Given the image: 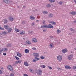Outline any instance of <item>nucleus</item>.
Here are the masks:
<instances>
[{
	"label": "nucleus",
	"mask_w": 76,
	"mask_h": 76,
	"mask_svg": "<svg viewBox=\"0 0 76 76\" xmlns=\"http://www.w3.org/2000/svg\"><path fill=\"white\" fill-rule=\"evenodd\" d=\"M11 44L10 43H8L7 45V47H11Z\"/></svg>",
	"instance_id": "24"
},
{
	"label": "nucleus",
	"mask_w": 76,
	"mask_h": 76,
	"mask_svg": "<svg viewBox=\"0 0 76 76\" xmlns=\"http://www.w3.org/2000/svg\"><path fill=\"white\" fill-rule=\"evenodd\" d=\"M53 16V15L51 13L49 14L48 15L49 18H52Z\"/></svg>",
	"instance_id": "7"
},
{
	"label": "nucleus",
	"mask_w": 76,
	"mask_h": 76,
	"mask_svg": "<svg viewBox=\"0 0 76 76\" xmlns=\"http://www.w3.org/2000/svg\"><path fill=\"white\" fill-rule=\"evenodd\" d=\"M72 57H73V56H72V55L69 56L68 57V60H70L72 59Z\"/></svg>",
	"instance_id": "9"
},
{
	"label": "nucleus",
	"mask_w": 76,
	"mask_h": 76,
	"mask_svg": "<svg viewBox=\"0 0 76 76\" xmlns=\"http://www.w3.org/2000/svg\"><path fill=\"white\" fill-rule=\"evenodd\" d=\"M74 22L75 23H76V20H75L74 21Z\"/></svg>",
	"instance_id": "60"
},
{
	"label": "nucleus",
	"mask_w": 76,
	"mask_h": 76,
	"mask_svg": "<svg viewBox=\"0 0 76 76\" xmlns=\"http://www.w3.org/2000/svg\"><path fill=\"white\" fill-rule=\"evenodd\" d=\"M73 69H76V66H74L73 67Z\"/></svg>",
	"instance_id": "57"
},
{
	"label": "nucleus",
	"mask_w": 76,
	"mask_h": 76,
	"mask_svg": "<svg viewBox=\"0 0 76 76\" xmlns=\"http://www.w3.org/2000/svg\"><path fill=\"white\" fill-rule=\"evenodd\" d=\"M33 56L36 57H39V53H33Z\"/></svg>",
	"instance_id": "3"
},
{
	"label": "nucleus",
	"mask_w": 76,
	"mask_h": 76,
	"mask_svg": "<svg viewBox=\"0 0 76 76\" xmlns=\"http://www.w3.org/2000/svg\"><path fill=\"white\" fill-rule=\"evenodd\" d=\"M33 62H36V60H34V59H33Z\"/></svg>",
	"instance_id": "58"
},
{
	"label": "nucleus",
	"mask_w": 76,
	"mask_h": 76,
	"mask_svg": "<svg viewBox=\"0 0 76 76\" xmlns=\"http://www.w3.org/2000/svg\"><path fill=\"white\" fill-rule=\"evenodd\" d=\"M7 69L10 70V71H12L13 70V68L12 66L10 65H9L7 66Z\"/></svg>",
	"instance_id": "2"
},
{
	"label": "nucleus",
	"mask_w": 76,
	"mask_h": 76,
	"mask_svg": "<svg viewBox=\"0 0 76 76\" xmlns=\"http://www.w3.org/2000/svg\"><path fill=\"white\" fill-rule=\"evenodd\" d=\"M47 28V25H43L41 27V28Z\"/></svg>",
	"instance_id": "22"
},
{
	"label": "nucleus",
	"mask_w": 76,
	"mask_h": 76,
	"mask_svg": "<svg viewBox=\"0 0 76 76\" xmlns=\"http://www.w3.org/2000/svg\"><path fill=\"white\" fill-rule=\"evenodd\" d=\"M1 73H3V71L0 69V74H1Z\"/></svg>",
	"instance_id": "45"
},
{
	"label": "nucleus",
	"mask_w": 76,
	"mask_h": 76,
	"mask_svg": "<svg viewBox=\"0 0 76 76\" xmlns=\"http://www.w3.org/2000/svg\"><path fill=\"white\" fill-rule=\"evenodd\" d=\"M38 21H39V20H36V22H38Z\"/></svg>",
	"instance_id": "63"
},
{
	"label": "nucleus",
	"mask_w": 76,
	"mask_h": 76,
	"mask_svg": "<svg viewBox=\"0 0 76 76\" xmlns=\"http://www.w3.org/2000/svg\"><path fill=\"white\" fill-rule=\"evenodd\" d=\"M10 76H14V75L12 74V73H11L10 74Z\"/></svg>",
	"instance_id": "48"
},
{
	"label": "nucleus",
	"mask_w": 76,
	"mask_h": 76,
	"mask_svg": "<svg viewBox=\"0 0 76 76\" xmlns=\"http://www.w3.org/2000/svg\"><path fill=\"white\" fill-rule=\"evenodd\" d=\"M25 6H24L23 7V9H25Z\"/></svg>",
	"instance_id": "61"
},
{
	"label": "nucleus",
	"mask_w": 76,
	"mask_h": 76,
	"mask_svg": "<svg viewBox=\"0 0 76 76\" xmlns=\"http://www.w3.org/2000/svg\"><path fill=\"white\" fill-rule=\"evenodd\" d=\"M28 34H31L32 31H30L29 30L28 31Z\"/></svg>",
	"instance_id": "41"
},
{
	"label": "nucleus",
	"mask_w": 76,
	"mask_h": 76,
	"mask_svg": "<svg viewBox=\"0 0 76 76\" xmlns=\"http://www.w3.org/2000/svg\"><path fill=\"white\" fill-rule=\"evenodd\" d=\"M32 40L33 42H37V39L35 38H33Z\"/></svg>",
	"instance_id": "8"
},
{
	"label": "nucleus",
	"mask_w": 76,
	"mask_h": 76,
	"mask_svg": "<svg viewBox=\"0 0 76 76\" xmlns=\"http://www.w3.org/2000/svg\"><path fill=\"white\" fill-rule=\"evenodd\" d=\"M34 58L35 60H39V58H37V57H35Z\"/></svg>",
	"instance_id": "31"
},
{
	"label": "nucleus",
	"mask_w": 76,
	"mask_h": 76,
	"mask_svg": "<svg viewBox=\"0 0 76 76\" xmlns=\"http://www.w3.org/2000/svg\"><path fill=\"white\" fill-rule=\"evenodd\" d=\"M3 54L4 55V56H6V53H3Z\"/></svg>",
	"instance_id": "52"
},
{
	"label": "nucleus",
	"mask_w": 76,
	"mask_h": 76,
	"mask_svg": "<svg viewBox=\"0 0 76 76\" xmlns=\"http://www.w3.org/2000/svg\"><path fill=\"white\" fill-rule=\"evenodd\" d=\"M7 22H8L7 20H6V21H5V22H4V24H5L6 23H7Z\"/></svg>",
	"instance_id": "44"
},
{
	"label": "nucleus",
	"mask_w": 76,
	"mask_h": 76,
	"mask_svg": "<svg viewBox=\"0 0 76 76\" xmlns=\"http://www.w3.org/2000/svg\"><path fill=\"white\" fill-rule=\"evenodd\" d=\"M48 67L49 69H50V70H51V69H52V68L51 67V66H48Z\"/></svg>",
	"instance_id": "42"
},
{
	"label": "nucleus",
	"mask_w": 76,
	"mask_h": 76,
	"mask_svg": "<svg viewBox=\"0 0 76 76\" xmlns=\"http://www.w3.org/2000/svg\"><path fill=\"white\" fill-rule=\"evenodd\" d=\"M51 3H53L55 1V0H49Z\"/></svg>",
	"instance_id": "30"
},
{
	"label": "nucleus",
	"mask_w": 76,
	"mask_h": 76,
	"mask_svg": "<svg viewBox=\"0 0 76 76\" xmlns=\"http://www.w3.org/2000/svg\"><path fill=\"white\" fill-rule=\"evenodd\" d=\"M41 67H42V65H40Z\"/></svg>",
	"instance_id": "64"
},
{
	"label": "nucleus",
	"mask_w": 76,
	"mask_h": 76,
	"mask_svg": "<svg viewBox=\"0 0 76 76\" xmlns=\"http://www.w3.org/2000/svg\"><path fill=\"white\" fill-rule=\"evenodd\" d=\"M18 62L19 63H20L22 62V60H20L19 61H18Z\"/></svg>",
	"instance_id": "35"
},
{
	"label": "nucleus",
	"mask_w": 76,
	"mask_h": 76,
	"mask_svg": "<svg viewBox=\"0 0 76 76\" xmlns=\"http://www.w3.org/2000/svg\"><path fill=\"white\" fill-rule=\"evenodd\" d=\"M46 6L47 7H48L49 8L50 7H51V5H50V4H48Z\"/></svg>",
	"instance_id": "28"
},
{
	"label": "nucleus",
	"mask_w": 76,
	"mask_h": 76,
	"mask_svg": "<svg viewBox=\"0 0 76 76\" xmlns=\"http://www.w3.org/2000/svg\"><path fill=\"white\" fill-rule=\"evenodd\" d=\"M42 23L43 24H44V25H45V20H43Z\"/></svg>",
	"instance_id": "32"
},
{
	"label": "nucleus",
	"mask_w": 76,
	"mask_h": 76,
	"mask_svg": "<svg viewBox=\"0 0 76 76\" xmlns=\"http://www.w3.org/2000/svg\"><path fill=\"white\" fill-rule=\"evenodd\" d=\"M50 48H53V45L51 44H50Z\"/></svg>",
	"instance_id": "37"
},
{
	"label": "nucleus",
	"mask_w": 76,
	"mask_h": 76,
	"mask_svg": "<svg viewBox=\"0 0 76 76\" xmlns=\"http://www.w3.org/2000/svg\"><path fill=\"white\" fill-rule=\"evenodd\" d=\"M65 67L66 69H71L70 66H69L66 65Z\"/></svg>",
	"instance_id": "13"
},
{
	"label": "nucleus",
	"mask_w": 76,
	"mask_h": 76,
	"mask_svg": "<svg viewBox=\"0 0 76 76\" xmlns=\"http://www.w3.org/2000/svg\"><path fill=\"white\" fill-rule=\"evenodd\" d=\"M20 31L18 29H15V31H16V32H19Z\"/></svg>",
	"instance_id": "36"
},
{
	"label": "nucleus",
	"mask_w": 76,
	"mask_h": 76,
	"mask_svg": "<svg viewBox=\"0 0 76 76\" xmlns=\"http://www.w3.org/2000/svg\"><path fill=\"white\" fill-rule=\"evenodd\" d=\"M15 58H16V60H19V58L17 56H15Z\"/></svg>",
	"instance_id": "38"
},
{
	"label": "nucleus",
	"mask_w": 76,
	"mask_h": 76,
	"mask_svg": "<svg viewBox=\"0 0 76 76\" xmlns=\"http://www.w3.org/2000/svg\"><path fill=\"white\" fill-rule=\"evenodd\" d=\"M31 44V42L29 41L28 44Z\"/></svg>",
	"instance_id": "59"
},
{
	"label": "nucleus",
	"mask_w": 76,
	"mask_h": 76,
	"mask_svg": "<svg viewBox=\"0 0 76 76\" xmlns=\"http://www.w3.org/2000/svg\"><path fill=\"white\" fill-rule=\"evenodd\" d=\"M22 24H23V25H24L25 24V21H22Z\"/></svg>",
	"instance_id": "56"
},
{
	"label": "nucleus",
	"mask_w": 76,
	"mask_h": 76,
	"mask_svg": "<svg viewBox=\"0 0 76 76\" xmlns=\"http://www.w3.org/2000/svg\"><path fill=\"white\" fill-rule=\"evenodd\" d=\"M21 35H25V31H22L20 32Z\"/></svg>",
	"instance_id": "19"
},
{
	"label": "nucleus",
	"mask_w": 76,
	"mask_h": 76,
	"mask_svg": "<svg viewBox=\"0 0 76 76\" xmlns=\"http://www.w3.org/2000/svg\"><path fill=\"white\" fill-rule=\"evenodd\" d=\"M47 31V29H45L43 30V32H46Z\"/></svg>",
	"instance_id": "49"
},
{
	"label": "nucleus",
	"mask_w": 76,
	"mask_h": 76,
	"mask_svg": "<svg viewBox=\"0 0 76 76\" xmlns=\"http://www.w3.org/2000/svg\"><path fill=\"white\" fill-rule=\"evenodd\" d=\"M57 34H59V33L61 32V30L59 29H58V30L57 31Z\"/></svg>",
	"instance_id": "27"
},
{
	"label": "nucleus",
	"mask_w": 76,
	"mask_h": 76,
	"mask_svg": "<svg viewBox=\"0 0 76 76\" xmlns=\"http://www.w3.org/2000/svg\"><path fill=\"white\" fill-rule=\"evenodd\" d=\"M29 42V41H27L26 42V43L27 44H28V43Z\"/></svg>",
	"instance_id": "54"
},
{
	"label": "nucleus",
	"mask_w": 76,
	"mask_h": 76,
	"mask_svg": "<svg viewBox=\"0 0 76 76\" xmlns=\"http://www.w3.org/2000/svg\"><path fill=\"white\" fill-rule=\"evenodd\" d=\"M30 18L31 20H34L35 19V17L32 16H30Z\"/></svg>",
	"instance_id": "16"
},
{
	"label": "nucleus",
	"mask_w": 76,
	"mask_h": 76,
	"mask_svg": "<svg viewBox=\"0 0 76 76\" xmlns=\"http://www.w3.org/2000/svg\"><path fill=\"white\" fill-rule=\"evenodd\" d=\"M42 67H43V68H45V66L43 65H42Z\"/></svg>",
	"instance_id": "55"
},
{
	"label": "nucleus",
	"mask_w": 76,
	"mask_h": 76,
	"mask_svg": "<svg viewBox=\"0 0 76 76\" xmlns=\"http://www.w3.org/2000/svg\"><path fill=\"white\" fill-rule=\"evenodd\" d=\"M9 19L10 21H11V22L13 21V18L12 17H10Z\"/></svg>",
	"instance_id": "12"
},
{
	"label": "nucleus",
	"mask_w": 76,
	"mask_h": 76,
	"mask_svg": "<svg viewBox=\"0 0 76 76\" xmlns=\"http://www.w3.org/2000/svg\"><path fill=\"white\" fill-rule=\"evenodd\" d=\"M70 13L72 15H76V12L75 11H72L70 12Z\"/></svg>",
	"instance_id": "11"
},
{
	"label": "nucleus",
	"mask_w": 76,
	"mask_h": 76,
	"mask_svg": "<svg viewBox=\"0 0 76 76\" xmlns=\"http://www.w3.org/2000/svg\"><path fill=\"white\" fill-rule=\"evenodd\" d=\"M3 49H2L1 50H0V54H1V53L2 51H3Z\"/></svg>",
	"instance_id": "50"
},
{
	"label": "nucleus",
	"mask_w": 76,
	"mask_h": 76,
	"mask_svg": "<svg viewBox=\"0 0 76 76\" xmlns=\"http://www.w3.org/2000/svg\"><path fill=\"white\" fill-rule=\"evenodd\" d=\"M42 13H43V14H47L48 13V12L45 11H44L42 12Z\"/></svg>",
	"instance_id": "21"
},
{
	"label": "nucleus",
	"mask_w": 76,
	"mask_h": 76,
	"mask_svg": "<svg viewBox=\"0 0 76 76\" xmlns=\"http://www.w3.org/2000/svg\"><path fill=\"white\" fill-rule=\"evenodd\" d=\"M24 64L26 66H29V64L26 62H24Z\"/></svg>",
	"instance_id": "17"
},
{
	"label": "nucleus",
	"mask_w": 76,
	"mask_h": 76,
	"mask_svg": "<svg viewBox=\"0 0 76 76\" xmlns=\"http://www.w3.org/2000/svg\"><path fill=\"white\" fill-rule=\"evenodd\" d=\"M57 59L59 61H61V60H62V56H59L57 57Z\"/></svg>",
	"instance_id": "4"
},
{
	"label": "nucleus",
	"mask_w": 76,
	"mask_h": 76,
	"mask_svg": "<svg viewBox=\"0 0 76 76\" xmlns=\"http://www.w3.org/2000/svg\"><path fill=\"white\" fill-rule=\"evenodd\" d=\"M35 72L36 73L38 74V70L35 69Z\"/></svg>",
	"instance_id": "40"
},
{
	"label": "nucleus",
	"mask_w": 76,
	"mask_h": 76,
	"mask_svg": "<svg viewBox=\"0 0 76 76\" xmlns=\"http://www.w3.org/2000/svg\"><path fill=\"white\" fill-rule=\"evenodd\" d=\"M23 76H28V75L26 74H24L23 75Z\"/></svg>",
	"instance_id": "53"
},
{
	"label": "nucleus",
	"mask_w": 76,
	"mask_h": 76,
	"mask_svg": "<svg viewBox=\"0 0 76 76\" xmlns=\"http://www.w3.org/2000/svg\"><path fill=\"white\" fill-rule=\"evenodd\" d=\"M69 29L70 31H72L73 32H74V29H73L72 28H70Z\"/></svg>",
	"instance_id": "29"
},
{
	"label": "nucleus",
	"mask_w": 76,
	"mask_h": 76,
	"mask_svg": "<svg viewBox=\"0 0 76 76\" xmlns=\"http://www.w3.org/2000/svg\"><path fill=\"white\" fill-rule=\"evenodd\" d=\"M62 52L63 53H65L67 52V50L66 49H63L62 50Z\"/></svg>",
	"instance_id": "20"
},
{
	"label": "nucleus",
	"mask_w": 76,
	"mask_h": 76,
	"mask_svg": "<svg viewBox=\"0 0 76 76\" xmlns=\"http://www.w3.org/2000/svg\"><path fill=\"white\" fill-rule=\"evenodd\" d=\"M29 71L31 73H34V69H32L31 68H29Z\"/></svg>",
	"instance_id": "18"
},
{
	"label": "nucleus",
	"mask_w": 76,
	"mask_h": 76,
	"mask_svg": "<svg viewBox=\"0 0 76 76\" xmlns=\"http://www.w3.org/2000/svg\"><path fill=\"white\" fill-rule=\"evenodd\" d=\"M42 73V71L41 69H39L38 73L37 74L39 75H41V74Z\"/></svg>",
	"instance_id": "6"
},
{
	"label": "nucleus",
	"mask_w": 76,
	"mask_h": 76,
	"mask_svg": "<svg viewBox=\"0 0 76 76\" xmlns=\"http://www.w3.org/2000/svg\"><path fill=\"white\" fill-rule=\"evenodd\" d=\"M32 26H34V23H32Z\"/></svg>",
	"instance_id": "62"
},
{
	"label": "nucleus",
	"mask_w": 76,
	"mask_h": 76,
	"mask_svg": "<svg viewBox=\"0 0 76 76\" xmlns=\"http://www.w3.org/2000/svg\"><path fill=\"white\" fill-rule=\"evenodd\" d=\"M40 58H41V59H44L45 58L42 56H40Z\"/></svg>",
	"instance_id": "34"
},
{
	"label": "nucleus",
	"mask_w": 76,
	"mask_h": 76,
	"mask_svg": "<svg viewBox=\"0 0 76 76\" xmlns=\"http://www.w3.org/2000/svg\"><path fill=\"white\" fill-rule=\"evenodd\" d=\"M12 28H9L8 29H7V31H8V33H10V32H11V31H12Z\"/></svg>",
	"instance_id": "14"
},
{
	"label": "nucleus",
	"mask_w": 76,
	"mask_h": 76,
	"mask_svg": "<svg viewBox=\"0 0 76 76\" xmlns=\"http://www.w3.org/2000/svg\"><path fill=\"white\" fill-rule=\"evenodd\" d=\"M32 50H36V49L35 48H32Z\"/></svg>",
	"instance_id": "43"
},
{
	"label": "nucleus",
	"mask_w": 76,
	"mask_h": 76,
	"mask_svg": "<svg viewBox=\"0 0 76 76\" xmlns=\"http://www.w3.org/2000/svg\"><path fill=\"white\" fill-rule=\"evenodd\" d=\"M4 27L5 28V29H8L9 28V26H7L6 25H5L4 26Z\"/></svg>",
	"instance_id": "26"
},
{
	"label": "nucleus",
	"mask_w": 76,
	"mask_h": 76,
	"mask_svg": "<svg viewBox=\"0 0 76 76\" xmlns=\"http://www.w3.org/2000/svg\"><path fill=\"white\" fill-rule=\"evenodd\" d=\"M2 33H3L4 35H7V33L6 31H2Z\"/></svg>",
	"instance_id": "25"
},
{
	"label": "nucleus",
	"mask_w": 76,
	"mask_h": 76,
	"mask_svg": "<svg viewBox=\"0 0 76 76\" xmlns=\"http://www.w3.org/2000/svg\"><path fill=\"white\" fill-rule=\"evenodd\" d=\"M50 39H52L53 38V36H50Z\"/></svg>",
	"instance_id": "39"
},
{
	"label": "nucleus",
	"mask_w": 76,
	"mask_h": 76,
	"mask_svg": "<svg viewBox=\"0 0 76 76\" xmlns=\"http://www.w3.org/2000/svg\"><path fill=\"white\" fill-rule=\"evenodd\" d=\"M62 3H63V2L62 1H60L59 2L60 4H62Z\"/></svg>",
	"instance_id": "51"
},
{
	"label": "nucleus",
	"mask_w": 76,
	"mask_h": 76,
	"mask_svg": "<svg viewBox=\"0 0 76 76\" xmlns=\"http://www.w3.org/2000/svg\"><path fill=\"white\" fill-rule=\"evenodd\" d=\"M17 56L20 57H22V55L20 54V53L18 52L17 53Z\"/></svg>",
	"instance_id": "15"
},
{
	"label": "nucleus",
	"mask_w": 76,
	"mask_h": 76,
	"mask_svg": "<svg viewBox=\"0 0 76 76\" xmlns=\"http://www.w3.org/2000/svg\"><path fill=\"white\" fill-rule=\"evenodd\" d=\"M3 1L8 4H11L12 2L10 1V0H3Z\"/></svg>",
	"instance_id": "1"
},
{
	"label": "nucleus",
	"mask_w": 76,
	"mask_h": 76,
	"mask_svg": "<svg viewBox=\"0 0 76 76\" xmlns=\"http://www.w3.org/2000/svg\"><path fill=\"white\" fill-rule=\"evenodd\" d=\"M18 61H16L15 62V64H18Z\"/></svg>",
	"instance_id": "46"
},
{
	"label": "nucleus",
	"mask_w": 76,
	"mask_h": 76,
	"mask_svg": "<svg viewBox=\"0 0 76 76\" xmlns=\"http://www.w3.org/2000/svg\"><path fill=\"white\" fill-rule=\"evenodd\" d=\"M25 52L26 53H29V50L27 49H25Z\"/></svg>",
	"instance_id": "23"
},
{
	"label": "nucleus",
	"mask_w": 76,
	"mask_h": 76,
	"mask_svg": "<svg viewBox=\"0 0 76 76\" xmlns=\"http://www.w3.org/2000/svg\"><path fill=\"white\" fill-rule=\"evenodd\" d=\"M50 23H52V25H56V23L54 22H53L52 21H50L49 22Z\"/></svg>",
	"instance_id": "10"
},
{
	"label": "nucleus",
	"mask_w": 76,
	"mask_h": 76,
	"mask_svg": "<svg viewBox=\"0 0 76 76\" xmlns=\"http://www.w3.org/2000/svg\"><path fill=\"white\" fill-rule=\"evenodd\" d=\"M0 29H1V30H4V28L0 27Z\"/></svg>",
	"instance_id": "47"
},
{
	"label": "nucleus",
	"mask_w": 76,
	"mask_h": 76,
	"mask_svg": "<svg viewBox=\"0 0 76 76\" xmlns=\"http://www.w3.org/2000/svg\"><path fill=\"white\" fill-rule=\"evenodd\" d=\"M47 28H53V26L51 24H49L48 26H47Z\"/></svg>",
	"instance_id": "5"
},
{
	"label": "nucleus",
	"mask_w": 76,
	"mask_h": 76,
	"mask_svg": "<svg viewBox=\"0 0 76 76\" xmlns=\"http://www.w3.org/2000/svg\"><path fill=\"white\" fill-rule=\"evenodd\" d=\"M8 49L7 48H4V51H7Z\"/></svg>",
	"instance_id": "33"
}]
</instances>
